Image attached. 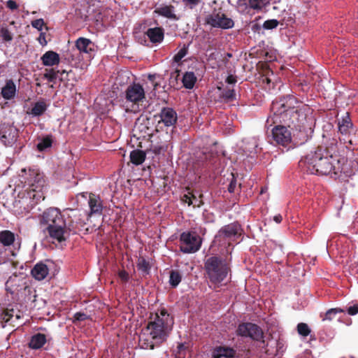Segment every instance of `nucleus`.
Instances as JSON below:
<instances>
[{"instance_id":"1","label":"nucleus","mask_w":358,"mask_h":358,"mask_svg":"<svg viewBox=\"0 0 358 358\" xmlns=\"http://www.w3.org/2000/svg\"><path fill=\"white\" fill-rule=\"evenodd\" d=\"M299 166L310 174L350 177L354 171L344 157L331 152L329 148L317 147L299 162Z\"/></svg>"},{"instance_id":"2","label":"nucleus","mask_w":358,"mask_h":358,"mask_svg":"<svg viewBox=\"0 0 358 358\" xmlns=\"http://www.w3.org/2000/svg\"><path fill=\"white\" fill-rule=\"evenodd\" d=\"M173 318L165 308L151 313L146 327L139 336V346L144 350H154L164 343L173 328Z\"/></svg>"},{"instance_id":"3","label":"nucleus","mask_w":358,"mask_h":358,"mask_svg":"<svg viewBox=\"0 0 358 358\" xmlns=\"http://www.w3.org/2000/svg\"><path fill=\"white\" fill-rule=\"evenodd\" d=\"M297 99L292 96L280 97L272 102L271 110L279 121L287 127L301 131L306 115L298 107Z\"/></svg>"},{"instance_id":"4","label":"nucleus","mask_w":358,"mask_h":358,"mask_svg":"<svg viewBox=\"0 0 358 358\" xmlns=\"http://www.w3.org/2000/svg\"><path fill=\"white\" fill-rule=\"evenodd\" d=\"M39 224L43 232L52 243L64 242L70 236L71 224H67L62 212L57 208L46 209L40 216Z\"/></svg>"},{"instance_id":"5","label":"nucleus","mask_w":358,"mask_h":358,"mask_svg":"<svg viewBox=\"0 0 358 358\" xmlns=\"http://www.w3.org/2000/svg\"><path fill=\"white\" fill-rule=\"evenodd\" d=\"M210 7L211 11L205 17V24L221 29H230L234 27V20L227 15L222 3H218L216 0H214L210 4Z\"/></svg>"},{"instance_id":"6","label":"nucleus","mask_w":358,"mask_h":358,"mask_svg":"<svg viewBox=\"0 0 358 358\" xmlns=\"http://www.w3.org/2000/svg\"><path fill=\"white\" fill-rule=\"evenodd\" d=\"M204 268L208 279L213 284L222 282L231 271L226 260L216 256L210 257L206 260Z\"/></svg>"},{"instance_id":"7","label":"nucleus","mask_w":358,"mask_h":358,"mask_svg":"<svg viewBox=\"0 0 358 358\" xmlns=\"http://www.w3.org/2000/svg\"><path fill=\"white\" fill-rule=\"evenodd\" d=\"M24 183L29 186L27 194L30 199L34 200L36 203L44 200L45 196L43 189L45 180L42 173L35 170H29V176L25 178Z\"/></svg>"},{"instance_id":"8","label":"nucleus","mask_w":358,"mask_h":358,"mask_svg":"<svg viewBox=\"0 0 358 358\" xmlns=\"http://www.w3.org/2000/svg\"><path fill=\"white\" fill-rule=\"evenodd\" d=\"M243 229L241 224L234 222L223 226L215 236V243L221 246H230L237 242V239L241 236Z\"/></svg>"},{"instance_id":"9","label":"nucleus","mask_w":358,"mask_h":358,"mask_svg":"<svg viewBox=\"0 0 358 358\" xmlns=\"http://www.w3.org/2000/svg\"><path fill=\"white\" fill-rule=\"evenodd\" d=\"M292 130L284 124L275 126L271 130L272 143L287 150L294 148L296 143L294 142Z\"/></svg>"},{"instance_id":"10","label":"nucleus","mask_w":358,"mask_h":358,"mask_svg":"<svg viewBox=\"0 0 358 358\" xmlns=\"http://www.w3.org/2000/svg\"><path fill=\"white\" fill-rule=\"evenodd\" d=\"M237 336L250 338L255 341H259L265 345L264 334L262 328L252 322H243L238 326L236 329Z\"/></svg>"},{"instance_id":"11","label":"nucleus","mask_w":358,"mask_h":358,"mask_svg":"<svg viewBox=\"0 0 358 358\" xmlns=\"http://www.w3.org/2000/svg\"><path fill=\"white\" fill-rule=\"evenodd\" d=\"M180 250L183 253H194L200 249L201 241L194 231H185L180 237Z\"/></svg>"},{"instance_id":"12","label":"nucleus","mask_w":358,"mask_h":358,"mask_svg":"<svg viewBox=\"0 0 358 358\" xmlns=\"http://www.w3.org/2000/svg\"><path fill=\"white\" fill-rule=\"evenodd\" d=\"M127 101L138 104L145 99V90L141 85L135 83L129 85L125 91Z\"/></svg>"},{"instance_id":"13","label":"nucleus","mask_w":358,"mask_h":358,"mask_svg":"<svg viewBox=\"0 0 358 358\" xmlns=\"http://www.w3.org/2000/svg\"><path fill=\"white\" fill-rule=\"evenodd\" d=\"M17 129L9 124H2L0 127V139L6 146H11L17 138Z\"/></svg>"},{"instance_id":"14","label":"nucleus","mask_w":358,"mask_h":358,"mask_svg":"<svg viewBox=\"0 0 358 358\" xmlns=\"http://www.w3.org/2000/svg\"><path fill=\"white\" fill-rule=\"evenodd\" d=\"M159 117L158 124L163 123L166 127H171L176 124L178 120V115L175 110L169 107H164L160 113L155 115Z\"/></svg>"},{"instance_id":"15","label":"nucleus","mask_w":358,"mask_h":358,"mask_svg":"<svg viewBox=\"0 0 358 358\" xmlns=\"http://www.w3.org/2000/svg\"><path fill=\"white\" fill-rule=\"evenodd\" d=\"M352 126L353 124L348 113L342 118L341 121L339 120L338 122V132L342 136V137H339V139L340 141H343L344 143L348 141L350 144H352V141H348L346 138L350 134Z\"/></svg>"},{"instance_id":"16","label":"nucleus","mask_w":358,"mask_h":358,"mask_svg":"<svg viewBox=\"0 0 358 358\" xmlns=\"http://www.w3.org/2000/svg\"><path fill=\"white\" fill-rule=\"evenodd\" d=\"M75 46L80 53L87 54L91 57L94 51V44L89 38L80 37L75 42Z\"/></svg>"},{"instance_id":"17","label":"nucleus","mask_w":358,"mask_h":358,"mask_svg":"<svg viewBox=\"0 0 358 358\" xmlns=\"http://www.w3.org/2000/svg\"><path fill=\"white\" fill-rule=\"evenodd\" d=\"M154 13L174 21H178L180 19V16L175 13V7L173 5H162L155 8Z\"/></svg>"},{"instance_id":"18","label":"nucleus","mask_w":358,"mask_h":358,"mask_svg":"<svg viewBox=\"0 0 358 358\" xmlns=\"http://www.w3.org/2000/svg\"><path fill=\"white\" fill-rule=\"evenodd\" d=\"M16 85L12 79L7 80L5 85L1 88V94L6 100H10L15 96Z\"/></svg>"},{"instance_id":"19","label":"nucleus","mask_w":358,"mask_h":358,"mask_svg":"<svg viewBox=\"0 0 358 358\" xmlns=\"http://www.w3.org/2000/svg\"><path fill=\"white\" fill-rule=\"evenodd\" d=\"M236 355V351L233 348L220 346L214 350L213 358H234Z\"/></svg>"},{"instance_id":"20","label":"nucleus","mask_w":358,"mask_h":358,"mask_svg":"<svg viewBox=\"0 0 358 358\" xmlns=\"http://www.w3.org/2000/svg\"><path fill=\"white\" fill-rule=\"evenodd\" d=\"M41 59L44 66H52L59 63L60 57L56 52L49 50L43 55Z\"/></svg>"},{"instance_id":"21","label":"nucleus","mask_w":358,"mask_h":358,"mask_svg":"<svg viewBox=\"0 0 358 358\" xmlns=\"http://www.w3.org/2000/svg\"><path fill=\"white\" fill-rule=\"evenodd\" d=\"M88 204L91 214H101L102 213L103 206L99 196L91 193L89 196Z\"/></svg>"},{"instance_id":"22","label":"nucleus","mask_w":358,"mask_h":358,"mask_svg":"<svg viewBox=\"0 0 358 358\" xmlns=\"http://www.w3.org/2000/svg\"><path fill=\"white\" fill-rule=\"evenodd\" d=\"M48 272L49 270L46 264L38 263L31 269V273L36 280H42L48 275Z\"/></svg>"},{"instance_id":"23","label":"nucleus","mask_w":358,"mask_h":358,"mask_svg":"<svg viewBox=\"0 0 358 358\" xmlns=\"http://www.w3.org/2000/svg\"><path fill=\"white\" fill-rule=\"evenodd\" d=\"M152 43H160L164 39V32L162 27L149 28L145 32Z\"/></svg>"},{"instance_id":"24","label":"nucleus","mask_w":358,"mask_h":358,"mask_svg":"<svg viewBox=\"0 0 358 358\" xmlns=\"http://www.w3.org/2000/svg\"><path fill=\"white\" fill-rule=\"evenodd\" d=\"M46 341L45 335L41 333H38L31 336L29 346L31 349H40L45 344Z\"/></svg>"},{"instance_id":"25","label":"nucleus","mask_w":358,"mask_h":358,"mask_svg":"<svg viewBox=\"0 0 358 358\" xmlns=\"http://www.w3.org/2000/svg\"><path fill=\"white\" fill-rule=\"evenodd\" d=\"M15 240V234L9 230H3L0 232V243L3 248L11 245Z\"/></svg>"},{"instance_id":"26","label":"nucleus","mask_w":358,"mask_h":358,"mask_svg":"<svg viewBox=\"0 0 358 358\" xmlns=\"http://www.w3.org/2000/svg\"><path fill=\"white\" fill-rule=\"evenodd\" d=\"M20 281L17 275H14L10 276L6 282V291L12 294L17 292L19 291L18 287L20 286Z\"/></svg>"},{"instance_id":"27","label":"nucleus","mask_w":358,"mask_h":358,"mask_svg":"<svg viewBox=\"0 0 358 358\" xmlns=\"http://www.w3.org/2000/svg\"><path fill=\"white\" fill-rule=\"evenodd\" d=\"M145 153L141 150H134L130 153V161L135 165L143 164L145 159Z\"/></svg>"},{"instance_id":"28","label":"nucleus","mask_w":358,"mask_h":358,"mask_svg":"<svg viewBox=\"0 0 358 358\" xmlns=\"http://www.w3.org/2000/svg\"><path fill=\"white\" fill-rule=\"evenodd\" d=\"M182 82L186 89L191 90L196 82V77L193 72H186L182 76Z\"/></svg>"},{"instance_id":"29","label":"nucleus","mask_w":358,"mask_h":358,"mask_svg":"<svg viewBox=\"0 0 358 358\" xmlns=\"http://www.w3.org/2000/svg\"><path fill=\"white\" fill-rule=\"evenodd\" d=\"M47 108L46 103L44 101H39L34 104L30 114L33 116H41L46 111Z\"/></svg>"},{"instance_id":"30","label":"nucleus","mask_w":358,"mask_h":358,"mask_svg":"<svg viewBox=\"0 0 358 358\" xmlns=\"http://www.w3.org/2000/svg\"><path fill=\"white\" fill-rule=\"evenodd\" d=\"M248 2V0H238L236 5L238 12L241 14L252 15L251 9Z\"/></svg>"},{"instance_id":"31","label":"nucleus","mask_w":358,"mask_h":358,"mask_svg":"<svg viewBox=\"0 0 358 358\" xmlns=\"http://www.w3.org/2000/svg\"><path fill=\"white\" fill-rule=\"evenodd\" d=\"M182 275L177 270L170 271L169 283L173 287H176L181 282Z\"/></svg>"},{"instance_id":"32","label":"nucleus","mask_w":358,"mask_h":358,"mask_svg":"<svg viewBox=\"0 0 358 358\" xmlns=\"http://www.w3.org/2000/svg\"><path fill=\"white\" fill-rule=\"evenodd\" d=\"M138 270L145 274H148L150 270V263L143 257H140L137 262Z\"/></svg>"},{"instance_id":"33","label":"nucleus","mask_w":358,"mask_h":358,"mask_svg":"<svg viewBox=\"0 0 358 358\" xmlns=\"http://www.w3.org/2000/svg\"><path fill=\"white\" fill-rule=\"evenodd\" d=\"M52 144V136L51 135H48L42 138V140L38 143L37 149L42 152L45 149L50 148Z\"/></svg>"},{"instance_id":"34","label":"nucleus","mask_w":358,"mask_h":358,"mask_svg":"<svg viewBox=\"0 0 358 358\" xmlns=\"http://www.w3.org/2000/svg\"><path fill=\"white\" fill-rule=\"evenodd\" d=\"M345 312V310L341 308H330L326 312L324 317H322V320L332 321L338 313H343Z\"/></svg>"},{"instance_id":"35","label":"nucleus","mask_w":358,"mask_h":358,"mask_svg":"<svg viewBox=\"0 0 358 358\" xmlns=\"http://www.w3.org/2000/svg\"><path fill=\"white\" fill-rule=\"evenodd\" d=\"M58 73H60V70H55V69H45L43 77L49 82L55 83L58 77Z\"/></svg>"},{"instance_id":"36","label":"nucleus","mask_w":358,"mask_h":358,"mask_svg":"<svg viewBox=\"0 0 358 358\" xmlns=\"http://www.w3.org/2000/svg\"><path fill=\"white\" fill-rule=\"evenodd\" d=\"M188 52V45L184 44L183 47L173 57V61L178 63L187 55Z\"/></svg>"},{"instance_id":"37","label":"nucleus","mask_w":358,"mask_h":358,"mask_svg":"<svg viewBox=\"0 0 358 358\" xmlns=\"http://www.w3.org/2000/svg\"><path fill=\"white\" fill-rule=\"evenodd\" d=\"M248 1L251 10H261L265 6V0H248Z\"/></svg>"},{"instance_id":"38","label":"nucleus","mask_w":358,"mask_h":358,"mask_svg":"<svg viewBox=\"0 0 358 358\" xmlns=\"http://www.w3.org/2000/svg\"><path fill=\"white\" fill-rule=\"evenodd\" d=\"M222 97L227 102L232 101L236 99V94L233 89H225L222 92Z\"/></svg>"},{"instance_id":"39","label":"nucleus","mask_w":358,"mask_h":358,"mask_svg":"<svg viewBox=\"0 0 358 358\" xmlns=\"http://www.w3.org/2000/svg\"><path fill=\"white\" fill-rule=\"evenodd\" d=\"M297 331L302 336H307L310 333L308 325L306 323H299L297 325Z\"/></svg>"},{"instance_id":"40","label":"nucleus","mask_w":358,"mask_h":358,"mask_svg":"<svg viewBox=\"0 0 358 358\" xmlns=\"http://www.w3.org/2000/svg\"><path fill=\"white\" fill-rule=\"evenodd\" d=\"M184 6L190 9L193 10L197 7L202 1V0H181Z\"/></svg>"},{"instance_id":"41","label":"nucleus","mask_w":358,"mask_h":358,"mask_svg":"<svg viewBox=\"0 0 358 358\" xmlns=\"http://www.w3.org/2000/svg\"><path fill=\"white\" fill-rule=\"evenodd\" d=\"M279 22L275 19L267 20L263 24V27L265 29H273L278 27Z\"/></svg>"},{"instance_id":"42","label":"nucleus","mask_w":358,"mask_h":358,"mask_svg":"<svg viewBox=\"0 0 358 358\" xmlns=\"http://www.w3.org/2000/svg\"><path fill=\"white\" fill-rule=\"evenodd\" d=\"M0 34L3 40L5 41H10L13 40V35L6 27H2L1 29Z\"/></svg>"},{"instance_id":"43","label":"nucleus","mask_w":358,"mask_h":358,"mask_svg":"<svg viewBox=\"0 0 358 358\" xmlns=\"http://www.w3.org/2000/svg\"><path fill=\"white\" fill-rule=\"evenodd\" d=\"M31 24L34 28L38 29V31H41L43 26L45 25L44 20L42 18L33 20Z\"/></svg>"},{"instance_id":"44","label":"nucleus","mask_w":358,"mask_h":358,"mask_svg":"<svg viewBox=\"0 0 358 358\" xmlns=\"http://www.w3.org/2000/svg\"><path fill=\"white\" fill-rule=\"evenodd\" d=\"M180 76V70L176 69L172 72L170 75L169 84L174 86L175 83H177L178 78Z\"/></svg>"},{"instance_id":"45","label":"nucleus","mask_w":358,"mask_h":358,"mask_svg":"<svg viewBox=\"0 0 358 358\" xmlns=\"http://www.w3.org/2000/svg\"><path fill=\"white\" fill-rule=\"evenodd\" d=\"M13 310H6V311H4L1 315L2 320H3L5 322H10L13 316Z\"/></svg>"},{"instance_id":"46","label":"nucleus","mask_w":358,"mask_h":358,"mask_svg":"<svg viewBox=\"0 0 358 358\" xmlns=\"http://www.w3.org/2000/svg\"><path fill=\"white\" fill-rule=\"evenodd\" d=\"M150 150L155 155H157L165 152L166 150V147L159 145H153Z\"/></svg>"},{"instance_id":"47","label":"nucleus","mask_w":358,"mask_h":358,"mask_svg":"<svg viewBox=\"0 0 358 358\" xmlns=\"http://www.w3.org/2000/svg\"><path fill=\"white\" fill-rule=\"evenodd\" d=\"M192 192H188L187 194H184L181 198L182 201L187 203L189 206H192V204H193V200L192 199Z\"/></svg>"},{"instance_id":"48","label":"nucleus","mask_w":358,"mask_h":358,"mask_svg":"<svg viewBox=\"0 0 358 358\" xmlns=\"http://www.w3.org/2000/svg\"><path fill=\"white\" fill-rule=\"evenodd\" d=\"M73 322H76V321H84L85 320L87 319V315L84 313H81V312H78L74 314L73 315Z\"/></svg>"},{"instance_id":"49","label":"nucleus","mask_w":358,"mask_h":358,"mask_svg":"<svg viewBox=\"0 0 358 358\" xmlns=\"http://www.w3.org/2000/svg\"><path fill=\"white\" fill-rule=\"evenodd\" d=\"M118 276L123 282H127L129 280V275L128 272L124 270L120 271Z\"/></svg>"},{"instance_id":"50","label":"nucleus","mask_w":358,"mask_h":358,"mask_svg":"<svg viewBox=\"0 0 358 358\" xmlns=\"http://www.w3.org/2000/svg\"><path fill=\"white\" fill-rule=\"evenodd\" d=\"M192 199L193 200V204H192V206H193L194 208H199L203 204V201L197 199L194 194H192Z\"/></svg>"},{"instance_id":"51","label":"nucleus","mask_w":358,"mask_h":358,"mask_svg":"<svg viewBox=\"0 0 358 358\" xmlns=\"http://www.w3.org/2000/svg\"><path fill=\"white\" fill-rule=\"evenodd\" d=\"M236 185H237L236 180L234 178V175H232L231 180L228 186V191L230 193L234 192L235 189L236 188Z\"/></svg>"},{"instance_id":"52","label":"nucleus","mask_w":358,"mask_h":358,"mask_svg":"<svg viewBox=\"0 0 358 358\" xmlns=\"http://www.w3.org/2000/svg\"><path fill=\"white\" fill-rule=\"evenodd\" d=\"M7 258L6 250L3 248L2 244L0 243V264L3 262Z\"/></svg>"},{"instance_id":"53","label":"nucleus","mask_w":358,"mask_h":358,"mask_svg":"<svg viewBox=\"0 0 358 358\" xmlns=\"http://www.w3.org/2000/svg\"><path fill=\"white\" fill-rule=\"evenodd\" d=\"M348 313L350 315H355L358 313V303H356L352 306H350L348 310Z\"/></svg>"},{"instance_id":"54","label":"nucleus","mask_w":358,"mask_h":358,"mask_svg":"<svg viewBox=\"0 0 358 358\" xmlns=\"http://www.w3.org/2000/svg\"><path fill=\"white\" fill-rule=\"evenodd\" d=\"M6 7L12 10H14L18 8V5L14 0H8L6 2Z\"/></svg>"},{"instance_id":"55","label":"nucleus","mask_w":358,"mask_h":358,"mask_svg":"<svg viewBox=\"0 0 358 358\" xmlns=\"http://www.w3.org/2000/svg\"><path fill=\"white\" fill-rule=\"evenodd\" d=\"M38 41L41 45H45L47 44V41L45 39V34L41 32L38 38Z\"/></svg>"},{"instance_id":"56","label":"nucleus","mask_w":358,"mask_h":358,"mask_svg":"<svg viewBox=\"0 0 358 358\" xmlns=\"http://www.w3.org/2000/svg\"><path fill=\"white\" fill-rule=\"evenodd\" d=\"M155 78H156V75L155 74H149L148 76V78L152 83V85H153L155 90L158 86V83L155 82Z\"/></svg>"},{"instance_id":"57","label":"nucleus","mask_w":358,"mask_h":358,"mask_svg":"<svg viewBox=\"0 0 358 358\" xmlns=\"http://www.w3.org/2000/svg\"><path fill=\"white\" fill-rule=\"evenodd\" d=\"M236 81V77L233 75H229L226 78V83L228 84H235Z\"/></svg>"},{"instance_id":"58","label":"nucleus","mask_w":358,"mask_h":358,"mask_svg":"<svg viewBox=\"0 0 358 358\" xmlns=\"http://www.w3.org/2000/svg\"><path fill=\"white\" fill-rule=\"evenodd\" d=\"M282 347H283L282 343L280 341H277V350H276L277 352H279L280 351L282 352Z\"/></svg>"},{"instance_id":"59","label":"nucleus","mask_w":358,"mask_h":358,"mask_svg":"<svg viewBox=\"0 0 358 358\" xmlns=\"http://www.w3.org/2000/svg\"><path fill=\"white\" fill-rule=\"evenodd\" d=\"M273 220L277 223H280L282 220V217L280 215L274 216Z\"/></svg>"},{"instance_id":"60","label":"nucleus","mask_w":358,"mask_h":358,"mask_svg":"<svg viewBox=\"0 0 358 358\" xmlns=\"http://www.w3.org/2000/svg\"><path fill=\"white\" fill-rule=\"evenodd\" d=\"M185 345L183 343H179L178 345V352H180L183 350H185Z\"/></svg>"},{"instance_id":"61","label":"nucleus","mask_w":358,"mask_h":358,"mask_svg":"<svg viewBox=\"0 0 358 358\" xmlns=\"http://www.w3.org/2000/svg\"><path fill=\"white\" fill-rule=\"evenodd\" d=\"M206 231V229L205 228L199 227V233L202 234L203 235L205 234Z\"/></svg>"},{"instance_id":"62","label":"nucleus","mask_w":358,"mask_h":358,"mask_svg":"<svg viewBox=\"0 0 358 358\" xmlns=\"http://www.w3.org/2000/svg\"><path fill=\"white\" fill-rule=\"evenodd\" d=\"M66 73V70H62V71H60V73H58V75L59 74L61 76H62V75Z\"/></svg>"},{"instance_id":"63","label":"nucleus","mask_w":358,"mask_h":358,"mask_svg":"<svg viewBox=\"0 0 358 358\" xmlns=\"http://www.w3.org/2000/svg\"><path fill=\"white\" fill-rule=\"evenodd\" d=\"M227 56H228L229 57H231L232 56V55H231V53H227Z\"/></svg>"},{"instance_id":"64","label":"nucleus","mask_w":358,"mask_h":358,"mask_svg":"<svg viewBox=\"0 0 358 358\" xmlns=\"http://www.w3.org/2000/svg\"><path fill=\"white\" fill-rule=\"evenodd\" d=\"M264 192V189L262 188V190H261V194H263Z\"/></svg>"}]
</instances>
